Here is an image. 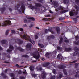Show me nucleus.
<instances>
[{
	"mask_svg": "<svg viewBox=\"0 0 79 79\" xmlns=\"http://www.w3.org/2000/svg\"><path fill=\"white\" fill-rule=\"evenodd\" d=\"M63 19H64V18H60L59 19V20H60V21H62V20H63Z\"/></svg>",
	"mask_w": 79,
	"mask_h": 79,
	"instance_id": "nucleus-54",
	"label": "nucleus"
},
{
	"mask_svg": "<svg viewBox=\"0 0 79 79\" xmlns=\"http://www.w3.org/2000/svg\"><path fill=\"white\" fill-rule=\"evenodd\" d=\"M73 43L76 45H79V41H74L73 42Z\"/></svg>",
	"mask_w": 79,
	"mask_h": 79,
	"instance_id": "nucleus-25",
	"label": "nucleus"
},
{
	"mask_svg": "<svg viewBox=\"0 0 79 79\" xmlns=\"http://www.w3.org/2000/svg\"><path fill=\"white\" fill-rule=\"evenodd\" d=\"M23 74H27V72L26 70H25V71L23 72Z\"/></svg>",
	"mask_w": 79,
	"mask_h": 79,
	"instance_id": "nucleus-53",
	"label": "nucleus"
},
{
	"mask_svg": "<svg viewBox=\"0 0 79 79\" xmlns=\"http://www.w3.org/2000/svg\"><path fill=\"white\" fill-rule=\"evenodd\" d=\"M42 66L44 68H45V67H47L46 66V65L45 64H43L42 65Z\"/></svg>",
	"mask_w": 79,
	"mask_h": 79,
	"instance_id": "nucleus-58",
	"label": "nucleus"
},
{
	"mask_svg": "<svg viewBox=\"0 0 79 79\" xmlns=\"http://www.w3.org/2000/svg\"><path fill=\"white\" fill-rule=\"evenodd\" d=\"M42 6V5L39 3H36L35 5V6L30 5L29 6V7L31 8L32 10L33 9H37V7H40Z\"/></svg>",
	"mask_w": 79,
	"mask_h": 79,
	"instance_id": "nucleus-2",
	"label": "nucleus"
},
{
	"mask_svg": "<svg viewBox=\"0 0 79 79\" xmlns=\"http://www.w3.org/2000/svg\"><path fill=\"white\" fill-rule=\"evenodd\" d=\"M35 39H38V36L37 35H35Z\"/></svg>",
	"mask_w": 79,
	"mask_h": 79,
	"instance_id": "nucleus-57",
	"label": "nucleus"
},
{
	"mask_svg": "<svg viewBox=\"0 0 79 79\" xmlns=\"http://www.w3.org/2000/svg\"><path fill=\"white\" fill-rule=\"evenodd\" d=\"M9 49H8L7 50V52L9 53L10 54H11V52L13 51V50H14V47H13V45L10 44L9 45Z\"/></svg>",
	"mask_w": 79,
	"mask_h": 79,
	"instance_id": "nucleus-5",
	"label": "nucleus"
},
{
	"mask_svg": "<svg viewBox=\"0 0 79 79\" xmlns=\"http://www.w3.org/2000/svg\"><path fill=\"white\" fill-rule=\"evenodd\" d=\"M57 58L59 59V60H62L63 61H64V58H63V57L61 55L58 54L57 55Z\"/></svg>",
	"mask_w": 79,
	"mask_h": 79,
	"instance_id": "nucleus-9",
	"label": "nucleus"
},
{
	"mask_svg": "<svg viewBox=\"0 0 79 79\" xmlns=\"http://www.w3.org/2000/svg\"><path fill=\"white\" fill-rule=\"evenodd\" d=\"M74 14V15H77L78 14V12H75Z\"/></svg>",
	"mask_w": 79,
	"mask_h": 79,
	"instance_id": "nucleus-63",
	"label": "nucleus"
},
{
	"mask_svg": "<svg viewBox=\"0 0 79 79\" xmlns=\"http://www.w3.org/2000/svg\"><path fill=\"white\" fill-rule=\"evenodd\" d=\"M32 76L33 77H36L37 75H36V74H32Z\"/></svg>",
	"mask_w": 79,
	"mask_h": 79,
	"instance_id": "nucleus-55",
	"label": "nucleus"
},
{
	"mask_svg": "<svg viewBox=\"0 0 79 79\" xmlns=\"http://www.w3.org/2000/svg\"><path fill=\"white\" fill-rule=\"evenodd\" d=\"M7 71H8V69H6L5 70V71H4V72L5 73H7Z\"/></svg>",
	"mask_w": 79,
	"mask_h": 79,
	"instance_id": "nucleus-60",
	"label": "nucleus"
},
{
	"mask_svg": "<svg viewBox=\"0 0 79 79\" xmlns=\"http://www.w3.org/2000/svg\"><path fill=\"white\" fill-rule=\"evenodd\" d=\"M59 39H60V40H59V44H62V43H63V39L62 37H60L59 38Z\"/></svg>",
	"mask_w": 79,
	"mask_h": 79,
	"instance_id": "nucleus-14",
	"label": "nucleus"
},
{
	"mask_svg": "<svg viewBox=\"0 0 79 79\" xmlns=\"http://www.w3.org/2000/svg\"><path fill=\"white\" fill-rule=\"evenodd\" d=\"M53 73L54 74H57V73H56V70H55V69H54L53 70Z\"/></svg>",
	"mask_w": 79,
	"mask_h": 79,
	"instance_id": "nucleus-38",
	"label": "nucleus"
},
{
	"mask_svg": "<svg viewBox=\"0 0 79 79\" xmlns=\"http://www.w3.org/2000/svg\"><path fill=\"white\" fill-rule=\"evenodd\" d=\"M52 4L53 5H54V6H58L57 2L56 1H53L52 2Z\"/></svg>",
	"mask_w": 79,
	"mask_h": 79,
	"instance_id": "nucleus-20",
	"label": "nucleus"
},
{
	"mask_svg": "<svg viewBox=\"0 0 79 79\" xmlns=\"http://www.w3.org/2000/svg\"><path fill=\"white\" fill-rule=\"evenodd\" d=\"M64 42L66 43H69V40H64Z\"/></svg>",
	"mask_w": 79,
	"mask_h": 79,
	"instance_id": "nucleus-50",
	"label": "nucleus"
},
{
	"mask_svg": "<svg viewBox=\"0 0 79 79\" xmlns=\"http://www.w3.org/2000/svg\"><path fill=\"white\" fill-rule=\"evenodd\" d=\"M48 30L49 32H50L51 33H53V28H52V27H49Z\"/></svg>",
	"mask_w": 79,
	"mask_h": 79,
	"instance_id": "nucleus-24",
	"label": "nucleus"
},
{
	"mask_svg": "<svg viewBox=\"0 0 79 79\" xmlns=\"http://www.w3.org/2000/svg\"><path fill=\"white\" fill-rule=\"evenodd\" d=\"M63 77V75L61 74H60L58 76H56L57 79H60Z\"/></svg>",
	"mask_w": 79,
	"mask_h": 79,
	"instance_id": "nucleus-19",
	"label": "nucleus"
},
{
	"mask_svg": "<svg viewBox=\"0 0 79 79\" xmlns=\"http://www.w3.org/2000/svg\"><path fill=\"white\" fill-rule=\"evenodd\" d=\"M43 75L42 76V77L43 79H45V75H46V73H43Z\"/></svg>",
	"mask_w": 79,
	"mask_h": 79,
	"instance_id": "nucleus-29",
	"label": "nucleus"
},
{
	"mask_svg": "<svg viewBox=\"0 0 79 79\" xmlns=\"http://www.w3.org/2000/svg\"><path fill=\"white\" fill-rule=\"evenodd\" d=\"M33 57L37 59V60H38L39 58H40V56L39 55H37L36 54H34L33 55Z\"/></svg>",
	"mask_w": 79,
	"mask_h": 79,
	"instance_id": "nucleus-18",
	"label": "nucleus"
},
{
	"mask_svg": "<svg viewBox=\"0 0 79 79\" xmlns=\"http://www.w3.org/2000/svg\"><path fill=\"white\" fill-rule=\"evenodd\" d=\"M56 30L57 31V32L58 34H59L60 32V29L58 27H56Z\"/></svg>",
	"mask_w": 79,
	"mask_h": 79,
	"instance_id": "nucleus-13",
	"label": "nucleus"
},
{
	"mask_svg": "<svg viewBox=\"0 0 79 79\" xmlns=\"http://www.w3.org/2000/svg\"><path fill=\"white\" fill-rule=\"evenodd\" d=\"M22 37H23V38H24V39H27V36H26V35H22Z\"/></svg>",
	"mask_w": 79,
	"mask_h": 79,
	"instance_id": "nucleus-36",
	"label": "nucleus"
},
{
	"mask_svg": "<svg viewBox=\"0 0 79 79\" xmlns=\"http://www.w3.org/2000/svg\"><path fill=\"white\" fill-rule=\"evenodd\" d=\"M9 31H10V30H6L5 33V34L6 35H8V32H9Z\"/></svg>",
	"mask_w": 79,
	"mask_h": 79,
	"instance_id": "nucleus-39",
	"label": "nucleus"
},
{
	"mask_svg": "<svg viewBox=\"0 0 79 79\" xmlns=\"http://www.w3.org/2000/svg\"><path fill=\"white\" fill-rule=\"evenodd\" d=\"M79 53V52H75L73 54V56H76V55H77Z\"/></svg>",
	"mask_w": 79,
	"mask_h": 79,
	"instance_id": "nucleus-31",
	"label": "nucleus"
},
{
	"mask_svg": "<svg viewBox=\"0 0 79 79\" xmlns=\"http://www.w3.org/2000/svg\"><path fill=\"white\" fill-rule=\"evenodd\" d=\"M17 50H18L21 52H24V49H23L20 47H18L16 48Z\"/></svg>",
	"mask_w": 79,
	"mask_h": 79,
	"instance_id": "nucleus-11",
	"label": "nucleus"
},
{
	"mask_svg": "<svg viewBox=\"0 0 79 79\" xmlns=\"http://www.w3.org/2000/svg\"><path fill=\"white\" fill-rule=\"evenodd\" d=\"M76 2L77 3H79V0H76Z\"/></svg>",
	"mask_w": 79,
	"mask_h": 79,
	"instance_id": "nucleus-61",
	"label": "nucleus"
},
{
	"mask_svg": "<svg viewBox=\"0 0 79 79\" xmlns=\"http://www.w3.org/2000/svg\"><path fill=\"white\" fill-rule=\"evenodd\" d=\"M55 79V75L54 76L52 75L51 76V78L50 79Z\"/></svg>",
	"mask_w": 79,
	"mask_h": 79,
	"instance_id": "nucleus-37",
	"label": "nucleus"
},
{
	"mask_svg": "<svg viewBox=\"0 0 79 79\" xmlns=\"http://www.w3.org/2000/svg\"><path fill=\"white\" fill-rule=\"evenodd\" d=\"M11 31L12 34H15L16 33L15 31L14 30H11Z\"/></svg>",
	"mask_w": 79,
	"mask_h": 79,
	"instance_id": "nucleus-48",
	"label": "nucleus"
},
{
	"mask_svg": "<svg viewBox=\"0 0 79 79\" xmlns=\"http://www.w3.org/2000/svg\"><path fill=\"white\" fill-rule=\"evenodd\" d=\"M32 47V44L31 43L27 44L26 46V50H30Z\"/></svg>",
	"mask_w": 79,
	"mask_h": 79,
	"instance_id": "nucleus-7",
	"label": "nucleus"
},
{
	"mask_svg": "<svg viewBox=\"0 0 79 79\" xmlns=\"http://www.w3.org/2000/svg\"><path fill=\"white\" fill-rule=\"evenodd\" d=\"M27 19L30 20H27V19H24V22L25 23H30L31 21V20L32 21H35V19L34 18V17H28Z\"/></svg>",
	"mask_w": 79,
	"mask_h": 79,
	"instance_id": "nucleus-4",
	"label": "nucleus"
},
{
	"mask_svg": "<svg viewBox=\"0 0 79 79\" xmlns=\"http://www.w3.org/2000/svg\"><path fill=\"white\" fill-rule=\"evenodd\" d=\"M18 44L19 45L22 44H23V40H20L19 39H18Z\"/></svg>",
	"mask_w": 79,
	"mask_h": 79,
	"instance_id": "nucleus-21",
	"label": "nucleus"
},
{
	"mask_svg": "<svg viewBox=\"0 0 79 79\" xmlns=\"http://www.w3.org/2000/svg\"><path fill=\"white\" fill-rule=\"evenodd\" d=\"M73 19L74 21H75V22H76V21H77V18H73Z\"/></svg>",
	"mask_w": 79,
	"mask_h": 79,
	"instance_id": "nucleus-52",
	"label": "nucleus"
},
{
	"mask_svg": "<svg viewBox=\"0 0 79 79\" xmlns=\"http://www.w3.org/2000/svg\"><path fill=\"white\" fill-rule=\"evenodd\" d=\"M19 78L20 79H25V77L23 76H20L19 77Z\"/></svg>",
	"mask_w": 79,
	"mask_h": 79,
	"instance_id": "nucleus-40",
	"label": "nucleus"
},
{
	"mask_svg": "<svg viewBox=\"0 0 79 79\" xmlns=\"http://www.w3.org/2000/svg\"><path fill=\"white\" fill-rule=\"evenodd\" d=\"M75 50L77 51H78V50H79V48L76 47L75 48Z\"/></svg>",
	"mask_w": 79,
	"mask_h": 79,
	"instance_id": "nucleus-59",
	"label": "nucleus"
},
{
	"mask_svg": "<svg viewBox=\"0 0 79 79\" xmlns=\"http://www.w3.org/2000/svg\"><path fill=\"white\" fill-rule=\"evenodd\" d=\"M63 72L64 73V75H65V76H67L68 73H67V72H66V69L63 70Z\"/></svg>",
	"mask_w": 79,
	"mask_h": 79,
	"instance_id": "nucleus-27",
	"label": "nucleus"
},
{
	"mask_svg": "<svg viewBox=\"0 0 79 79\" xmlns=\"http://www.w3.org/2000/svg\"><path fill=\"white\" fill-rule=\"evenodd\" d=\"M63 2L64 4H68L69 3V0H63Z\"/></svg>",
	"mask_w": 79,
	"mask_h": 79,
	"instance_id": "nucleus-23",
	"label": "nucleus"
},
{
	"mask_svg": "<svg viewBox=\"0 0 79 79\" xmlns=\"http://www.w3.org/2000/svg\"><path fill=\"white\" fill-rule=\"evenodd\" d=\"M22 73H23V72H22L21 70H19L18 72V74H22Z\"/></svg>",
	"mask_w": 79,
	"mask_h": 79,
	"instance_id": "nucleus-51",
	"label": "nucleus"
},
{
	"mask_svg": "<svg viewBox=\"0 0 79 79\" xmlns=\"http://www.w3.org/2000/svg\"><path fill=\"white\" fill-rule=\"evenodd\" d=\"M71 48H65V50L66 52H68V51H70V50H71Z\"/></svg>",
	"mask_w": 79,
	"mask_h": 79,
	"instance_id": "nucleus-22",
	"label": "nucleus"
},
{
	"mask_svg": "<svg viewBox=\"0 0 79 79\" xmlns=\"http://www.w3.org/2000/svg\"><path fill=\"white\" fill-rule=\"evenodd\" d=\"M38 45L39 46V47H40L41 48H43V47H44V45H43V44H42L38 43Z\"/></svg>",
	"mask_w": 79,
	"mask_h": 79,
	"instance_id": "nucleus-35",
	"label": "nucleus"
},
{
	"mask_svg": "<svg viewBox=\"0 0 79 79\" xmlns=\"http://www.w3.org/2000/svg\"><path fill=\"white\" fill-rule=\"evenodd\" d=\"M9 10L10 12L12 11V9L11 8H9Z\"/></svg>",
	"mask_w": 79,
	"mask_h": 79,
	"instance_id": "nucleus-62",
	"label": "nucleus"
},
{
	"mask_svg": "<svg viewBox=\"0 0 79 79\" xmlns=\"http://www.w3.org/2000/svg\"><path fill=\"white\" fill-rule=\"evenodd\" d=\"M11 22L10 21H6L2 24V26H9L11 25Z\"/></svg>",
	"mask_w": 79,
	"mask_h": 79,
	"instance_id": "nucleus-3",
	"label": "nucleus"
},
{
	"mask_svg": "<svg viewBox=\"0 0 79 79\" xmlns=\"http://www.w3.org/2000/svg\"><path fill=\"white\" fill-rule=\"evenodd\" d=\"M20 6V4H17L16 6H15V10H17L19 14H22V13H24L26 8L25 7V5L24 4H22L21 6L20 9H19L18 8Z\"/></svg>",
	"mask_w": 79,
	"mask_h": 79,
	"instance_id": "nucleus-1",
	"label": "nucleus"
},
{
	"mask_svg": "<svg viewBox=\"0 0 79 79\" xmlns=\"http://www.w3.org/2000/svg\"><path fill=\"white\" fill-rule=\"evenodd\" d=\"M51 39H55V36L53 35H50V36H47V39L48 40V41L49 40H50Z\"/></svg>",
	"mask_w": 79,
	"mask_h": 79,
	"instance_id": "nucleus-8",
	"label": "nucleus"
},
{
	"mask_svg": "<svg viewBox=\"0 0 79 79\" xmlns=\"http://www.w3.org/2000/svg\"><path fill=\"white\" fill-rule=\"evenodd\" d=\"M50 53L49 52H47L45 54V56L46 57H47V58H49V55H50Z\"/></svg>",
	"mask_w": 79,
	"mask_h": 79,
	"instance_id": "nucleus-28",
	"label": "nucleus"
},
{
	"mask_svg": "<svg viewBox=\"0 0 79 79\" xmlns=\"http://www.w3.org/2000/svg\"><path fill=\"white\" fill-rule=\"evenodd\" d=\"M68 11V10H64L60 12H58L54 14L55 16H57V15H60L61 14H63L65 13H66Z\"/></svg>",
	"mask_w": 79,
	"mask_h": 79,
	"instance_id": "nucleus-6",
	"label": "nucleus"
},
{
	"mask_svg": "<svg viewBox=\"0 0 79 79\" xmlns=\"http://www.w3.org/2000/svg\"><path fill=\"white\" fill-rule=\"evenodd\" d=\"M79 64V63H75V68H77L78 65Z\"/></svg>",
	"mask_w": 79,
	"mask_h": 79,
	"instance_id": "nucleus-46",
	"label": "nucleus"
},
{
	"mask_svg": "<svg viewBox=\"0 0 79 79\" xmlns=\"http://www.w3.org/2000/svg\"><path fill=\"white\" fill-rule=\"evenodd\" d=\"M75 8L77 10H79V7H78V6H77V5H76L75 6Z\"/></svg>",
	"mask_w": 79,
	"mask_h": 79,
	"instance_id": "nucleus-44",
	"label": "nucleus"
},
{
	"mask_svg": "<svg viewBox=\"0 0 79 79\" xmlns=\"http://www.w3.org/2000/svg\"><path fill=\"white\" fill-rule=\"evenodd\" d=\"M58 67L60 69H64V66L62 65H58Z\"/></svg>",
	"mask_w": 79,
	"mask_h": 79,
	"instance_id": "nucleus-16",
	"label": "nucleus"
},
{
	"mask_svg": "<svg viewBox=\"0 0 79 79\" xmlns=\"http://www.w3.org/2000/svg\"><path fill=\"white\" fill-rule=\"evenodd\" d=\"M43 20H44V21H48V18H46L43 19Z\"/></svg>",
	"mask_w": 79,
	"mask_h": 79,
	"instance_id": "nucleus-45",
	"label": "nucleus"
},
{
	"mask_svg": "<svg viewBox=\"0 0 79 79\" xmlns=\"http://www.w3.org/2000/svg\"><path fill=\"white\" fill-rule=\"evenodd\" d=\"M45 64H46V67H47V66H49V64H50V63L47 62L45 63Z\"/></svg>",
	"mask_w": 79,
	"mask_h": 79,
	"instance_id": "nucleus-42",
	"label": "nucleus"
},
{
	"mask_svg": "<svg viewBox=\"0 0 79 79\" xmlns=\"http://www.w3.org/2000/svg\"><path fill=\"white\" fill-rule=\"evenodd\" d=\"M6 10V8L5 7L1 8L0 11H1L2 13V14H5V13H4V12H5V11Z\"/></svg>",
	"mask_w": 79,
	"mask_h": 79,
	"instance_id": "nucleus-12",
	"label": "nucleus"
},
{
	"mask_svg": "<svg viewBox=\"0 0 79 79\" xmlns=\"http://www.w3.org/2000/svg\"><path fill=\"white\" fill-rule=\"evenodd\" d=\"M20 31H23V29L22 28H21L20 29Z\"/></svg>",
	"mask_w": 79,
	"mask_h": 79,
	"instance_id": "nucleus-64",
	"label": "nucleus"
},
{
	"mask_svg": "<svg viewBox=\"0 0 79 79\" xmlns=\"http://www.w3.org/2000/svg\"><path fill=\"white\" fill-rule=\"evenodd\" d=\"M28 40L31 42V44H33V43H32V40H31V39H29Z\"/></svg>",
	"mask_w": 79,
	"mask_h": 79,
	"instance_id": "nucleus-56",
	"label": "nucleus"
},
{
	"mask_svg": "<svg viewBox=\"0 0 79 79\" xmlns=\"http://www.w3.org/2000/svg\"><path fill=\"white\" fill-rule=\"evenodd\" d=\"M7 42H8L7 41L5 40H3L1 41V44H7Z\"/></svg>",
	"mask_w": 79,
	"mask_h": 79,
	"instance_id": "nucleus-15",
	"label": "nucleus"
},
{
	"mask_svg": "<svg viewBox=\"0 0 79 79\" xmlns=\"http://www.w3.org/2000/svg\"><path fill=\"white\" fill-rule=\"evenodd\" d=\"M1 76L3 78H4V79H8V77H7L6 75H5V74L3 72H2L1 73Z\"/></svg>",
	"mask_w": 79,
	"mask_h": 79,
	"instance_id": "nucleus-10",
	"label": "nucleus"
},
{
	"mask_svg": "<svg viewBox=\"0 0 79 79\" xmlns=\"http://www.w3.org/2000/svg\"><path fill=\"white\" fill-rule=\"evenodd\" d=\"M57 49L58 50H60V51H62V48L60 47V46H58L57 47Z\"/></svg>",
	"mask_w": 79,
	"mask_h": 79,
	"instance_id": "nucleus-30",
	"label": "nucleus"
},
{
	"mask_svg": "<svg viewBox=\"0 0 79 79\" xmlns=\"http://www.w3.org/2000/svg\"><path fill=\"white\" fill-rule=\"evenodd\" d=\"M45 32V34H47V33H48V32L49 30H48V29H45L44 30Z\"/></svg>",
	"mask_w": 79,
	"mask_h": 79,
	"instance_id": "nucleus-43",
	"label": "nucleus"
},
{
	"mask_svg": "<svg viewBox=\"0 0 79 79\" xmlns=\"http://www.w3.org/2000/svg\"><path fill=\"white\" fill-rule=\"evenodd\" d=\"M10 74V76L12 77H15V75H14V74H13V73H11Z\"/></svg>",
	"mask_w": 79,
	"mask_h": 79,
	"instance_id": "nucleus-47",
	"label": "nucleus"
},
{
	"mask_svg": "<svg viewBox=\"0 0 79 79\" xmlns=\"http://www.w3.org/2000/svg\"><path fill=\"white\" fill-rule=\"evenodd\" d=\"M75 39L77 40H79V36L78 35H77L75 36Z\"/></svg>",
	"mask_w": 79,
	"mask_h": 79,
	"instance_id": "nucleus-41",
	"label": "nucleus"
},
{
	"mask_svg": "<svg viewBox=\"0 0 79 79\" xmlns=\"http://www.w3.org/2000/svg\"><path fill=\"white\" fill-rule=\"evenodd\" d=\"M75 77H79V73H77L75 75Z\"/></svg>",
	"mask_w": 79,
	"mask_h": 79,
	"instance_id": "nucleus-34",
	"label": "nucleus"
},
{
	"mask_svg": "<svg viewBox=\"0 0 79 79\" xmlns=\"http://www.w3.org/2000/svg\"><path fill=\"white\" fill-rule=\"evenodd\" d=\"M70 16H74V13L72 11H71L69 13Z\"/></svg>",
	"mask_w": 79,
	"mask_h": 79,
	"instance_id": "nucleus-26",
	"label": "nucleus"
},
{
	"mask_svg": "<svg viewBox=\"0 0 79 79\" xmlns=\"http://www.w3.org/2000/svg\"><path fill=\"white\" fill-rule=\"evenodd\" d=\"M38 71H42V67H40L39 68L37 69Z\"/></svg>",
	"mask_w": 79,
	"mask_h": 79,
	"instance_id": "nucleus-49",
	"label": "nucleus"
},
{
	"mask_svg": "<svg viewBox=\"0 0 79 79\" xmlns=\"http://www.w3.org/2000/svg\"><path fill=\"white\" fill-rule=\"evenodd\" d=\"M29 69L31 71H34V66H31L29 67Z\"/></svg>",
	"mask_w": 79,
	"mask_h": 79,
	"instance_id": "nucleus-17",
	"label": "nucleus"
},
{
	"mask_svg": "<svg viewBox=\"0 0 79 79\" xmlns=\"http://www.w3.org/2000/svg\"><path fill=\"white\" fill-rule=\"evenodd\" d=\"M22 57L24 58H29V56L27 55H23L22 56Z\"/></svg>",
	"mask_w": 79,
	"mask_h": 79,
	"instance_id": "nucleus-33",
	"label": "nucleus"
},
{
	"mask_svg": "<svg viewBox=\"0 0 79 79\" xmlns=\"http://www.w3.org/2000/svg\"><path fill=\"white\" fill-rule=\"evenodd\" d=\"M57 10H63V8H62V6H60L58 7L57 8Z\"/></svg>",
	"mask_w": 79,
	"mask_h": 79,
	"instance_id": "nucleus-32",
	"label": "nucleus"
}]
</instances>
